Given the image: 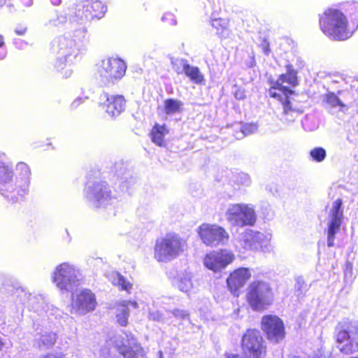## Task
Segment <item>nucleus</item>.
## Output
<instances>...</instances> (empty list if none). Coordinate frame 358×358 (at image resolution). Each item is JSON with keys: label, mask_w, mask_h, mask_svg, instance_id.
I'll use <instances>...</instances> for the list:
<instances>
[{"label": "nucleus", "mask_w": 358, "mask_h": 358, "mask_svg": "<svg viewBox=\"0 0 358 358\" xmlns=\"http://www.w3.org/2000/svg\"><path fill=\"white\" fill-rule=\"evenodd\" d=\"M75 10L70 20L73 26L80 27L74 28L72 36H60L52 42L53 51L58 55L55 66L59 71L65 69L62 73L66 78L71 76L73 72L71 65L85 52L89 41L85 26L87 20L85 18L86 15L82 2L76 4Z\"/></svg>", "instance_id": "f257e3e1"}, {"label": "nucleus", "mask_w": 358, "mask_h": 358, "mask_svg": "<svg viewBox=\"0 0 358 358\" xmlns=\"http://www.w3.org/2000/svg\"><path fill=\"white\" fill-rule=\"evenodd\" d=\"M15 171V175L6 154L0 152V194L12 203L29 194L31 180V171L26 163L18 162Z\"/></svg>", "instance_id": "f03ea898"}, {"label": "nucleus", "mask_w": 358, "mask_h": 358, "mask_svg": "<svg viewBox=\"0 0 358 358\" xmlns=\"http://www.w3.org/2000/svg\"><path fill=\"white\" fill-rule=\"evenodd\" d=\"M84 195L86 200L92 206L108 208L109 215H115V206L118 203L119 199L106 182H87L84 190Z\"/></svg>", "instance_id": "7ed1b4c3"}, {"label": "nucleus", "mask_w": 358, "mask_h": 358, "mask_svg": "<svg viewBox=\"0 0 358 358\" xmlns=\"http://www.w3.org/2000/svg\"><path fill=\"white\" fill-rule=\"evenodd\" d=\"M347 24L345 16L337 9H327L320 19V25L323 33L336 41L345 40L352 36Z\"/></svg>", "instance_id": "20e7f679"}, {"label": "nucleus", "mask_w": 358, "mask_h": 358, "mask_svg": "<svg viewBox=\"0 0 358 358\" xmlns=\"http://www.w3.org/2000/svg\"><path fill=\"white\" fill-rule=\"evenodd\" d=\"M185 246V241L178 234H166L164 236L156 240L154 257L159 262H169L182 255Z\"/></svg>", "instance_id": "39448f33"}, {"label": "nucleus", "mask_w": 358, "mask_h": 358, "mask_svg": "<svg viewBox=\"0 0 358 358\" xmlns=\"http://www.w3.org/2000/svg\"><path fill=\"white\" fill-rule=\"evenodd\" d=\"M246 300L253 311L266 310L274 301L273 289L269 282L264 280H254L246 290Z\"/></svg>", "instance_id": "423d86ee"}, {"label": "nucleus", "mask_w": 358, "mask_h": 358, "mask_svg": "<svg viewBox=\"0 0 358 358\" xmlns=\"http://www.w3.org/2000/svg\"><path fill=\"white\" fill-rule=\"evenodd\" d=\"M51 279L62 292H73L80 285L83 275L76 265L63 262L55 267L52 273Z\"/></svg>", "instance_id": "0eeeda50"}, {"label": "nucleus", "mask_w": 358, "mask_h": 358, "mask_svg": "<svg viewBox=\"0 0 358 358\" xmlns=\"http://www.w3.org/2000/svg\"><path fill=\"white\" fill-rule=\"evenodd\" d=\"M126 63L117 57H108L97 64V73L105 85H113L120 80L125 75Z\"/></svg>", "instance_id": "6e6552de"}, {"label": "nucleus", "mask_w": 358, "mask_h": 358, "mask_svg": "<svg viewBox=\"0 0 358 358\" xmlns=\"http://www.w3.org/2000/svg\"><path fill=\"white\" fill-rule=\"evenodd\" d=\"M338 348L345 355L358 350V322L341 323L336 329Z\"/></svg>", "instance_id": "1a4fd4ad"}, {"label": "nucleus", "mask_w": 358, "mask_h": 358, "mask_svg": "<svg viewBox=\"0 0 358 358\" xmlns=\"http://www.w3.org/2000/svg\"><path fill=\"white\" fill-rule=\"evenodd\" d=\"M271 235L251 229L240 234L236 241V247L241 250H258L268 252L271 249Z\"/></svg>", "instance_id": "9d476101"}, {"label": "nucleus", "mask_w": 358, "mask_h": 358, "mask_svg": "<svg viewBox=\"0 0 358 358\" xmlns=\"http://www.w3.org/2000/svg\"><path fill=\"white\" fill-rule=\"evenodd\" d=\"M227 220L233 226H253L257 216L253 207L245 203L231 204L225 213Z\"/></svg>", "instance_id": "9b49d317"}, {"label": "nucleus", "mask_w": 358, "mask_h": 358, "mask_svg": "<svg viewBox=\"0 0 358 358\" xmlns=\"http://www.w3.org/2000/svg\"><path fill=\"white\" fill-rule=\"evenodd\" d=\"M241 348L245 358H264L266 352L261 333L255 329H248L243 334Z\"/></svg>", "instance_id": "f8f14e48"}, {"label": "nucleus", "mask_w": 358, "mask_h": 358, "mask_svg": "<svg viewBox=\"0 0 358 358\" xmlns=\"http://www.w3.org/2000/svg\"><path fill=\"white\" fill-rule=\"evenodd\" d=\"M15 295L29 312L48 313L56 311L57 309L53 305L50 304L43 294L29 293L22 287L16 288Z\"/></svg>", "instance_id": "ddd939ff"}, {"label": "nucleus", "mask_w": 358, "mask_h": 358, "mask_svg": "<svg viewBox=\"0 0 358 358\" xmlns=\"http://www.w3.org/2000/svg\"><path fill=\"white\" fill-rule=\"evenodd\" d=\"M198 233L203 243L211 247L224 245L229 238L228 232L217 224L203 223L199 227Z\"/></svg>", "instance_id": "4468645a"}, {"label": "nucleus", "mask_w": 358, "mask_h": 358, "mask_svg": "<svg viewBox=\"0 0 358 358\" xmlns=\"http://www.w3.org/2000/svg\"><path fill=\"white\" fill-rule=\"evenodd\" d=\"M284 83H287L292 86L297 85L296 71L291 64L286 65V73L282 74L271 87L268 92L270 96L275 99L291 97L294 91L283 85Z\"/></svg>", "instance_id": "2eb2a0df"}, {"label": "nucleus", "mask_w": 358, "mask_h": 358, "mask_svg": "<svg viewBox=\"0 0 358 358\" xmlns=\"http://www.w3.org/2000/svg\"><path fill=\"white\" fill-rule=\"evenodd\" d=\"M235 260L234 252L221 249L207 254L203 259L205 266L214 272H221Z\"/></svg>", "instance_id": "dca6fc26"}, {"label": "nucleus", "mask_w": 358, "mask_h": 358, "mask_svg": "<svg viewBox=\"0 0 358 358\" xmlns=\"http://www.w3.org/2000/svg\"><path fill=\"white\" fill-rule=\"evenodd\" d=\"M262 329L272 343H278L285 338L284 323L276 315H264L262 319Z\"/></svg>", "instance_id": "f3484780"}, {"label": "nucleus", "mask_w": 358, "mask_h": 358, "mask_svg": "<svg viewBox=\"0 0 358 358\" xmlns=\"http://www.w3.org/2000/svg\"><path fill=\"white\" fill-rule=\"evenodd\" d=\"M342 200L338 199L334 201L330 208L327 223V245H334L335 235L340 231L343 218V212L341 209Z\"/></svg>", "instance_id": "a211bd4d"}, {"label": "nucleus", "mask_w": 358, "mask_h": 358, "mask_svg": "<svg viewBox=\"0 0 358 358\" xmlns=\"http://www.w3.org/2000/svg\"><path fill=\"white\" fill-rule=\"evenodd\" d=\"M252 276L251 270L245 267H240L232 271L226 282L228 290L234 296H239L241 290Z\"/></svg>", "instance_id": "6ab92c4d"}, {"label": "nucleus", "mask_w": 358, "mask_h": 358, "mask_svg": "<svg viewBox=\"0 0 358 358\" xmlns=\"http://www.w3.org/2000/svg\"><path fill=\"white\" fill-rule=\"evenodd\" d=\"M100 104L108 115L115 117L124 110L126 100L122 95L103 94L100 96Z\"/></svg>", "instance_id": "aec40b11"}, {"label": "nucleus", "mask_w": 358, "mask_h": 358, "mask_svg": "<svg viewBox=\"0 0 358 358\" xmlns=\"http://www.w3.org/2000/svg\"><path fill=\"white\" fill-rule=\"evenodd\" d=\"M95 295L90 289H83L79 293L72 294V306L79 311H93L96 306Z\"/></svg>", "instance_id": "412c9836"}, {"label": "nucleus", "mask_w": 358, "mask_h": 358, "mask_svg": "<svg viewBox=\"0 0 358 358\" xmlns=\"http://www.w3.org/2000/svg\"><path fill=\"white\" fill-rule=\"evenodd\" d=\"M127 337V344L123 341H116L115 346L118 352L123 356L124 358H139L143 354V348L136 343V339L131 336Z\"/></svg>", "instance_id": "4be33fe9"}, {"label": "nucleus", "mask_w": 358, "mask_h": 358, "mask_svg": "<svg viewBox=\"0 0 358 358\" xmlns=\"http://www.w3.org/2000/svg\"><path fill=\"white\" fill-rule=\"evenodd\" d=\"M282 103L283 113L282 121L287 123L293 122L297 116L303 113V110L294 106L293 99L292 97H284L278 99Z\"/></svg>", "instance_id": "5701e85b"}, {"label": "nucleus", "mask_w": 358, "mask_h": 358, "mask_svg": "<svg viewBox=\"0 0 358 358\" xmlns=\"http://www.w3.org/2000/svg\"><path fill=\"white\" fill-rule=\"evenodd\" d=\"M66 22V14L55 10L49 15L44 25L48 29L54 30L62 27Z\"/></svg>", "instance_id": "b1692460"}, {"label": "nucleus", "mask_w": 358, "mask_h": 358, "mask_svg": "<svg viewBox=\"0 0 358 358\" xmlns=\"http://www.w3.org/2000/svg\"><path fill=\"white\" fill-rule=\"evenodd\" d=\"M114 308L120 311L121 313H129L131 312L140 311V304L135 301L120 300L116 301Z\"/></svg>", "instance_id": "393cba45"}, {"label": "nucleus", "mask_w": 358, "mask_h": 358, "mask_svg": "<svg viewBox=\"0 0 358 358\" xmlns=\"http://www.w3.org/2000/svg\"><path fill=\"white\" fill-rule=\"evenodd\" d=\"M168 134L166 127L156 124L151 131L152 141L159 146L164 145V136Z\"/></svg>", "instance_id": "a878e982"}, {"label": "nucleus", "mask_w": 358, "mask_h": 358, "mask_svg": "<svg viewBox=\"0 0 358 358\" xmlns=\"http://www.w3.org/2000/svg\"><path fill=\"white\" fill-rule=\"evenodd\" d=\"M192 273L188 271L182 272L178 275L177 286L180 291L187 292L192 289Z\"/></svg>", "instance_id": "bb28decb"}, {"label": "nucleus", "mask_w": 358, "mask_h": 358, "mask_svg": "<svg viewBox=\"0 0 358 358\" xmlns=\"http://www.w3.org/2000/svg\"><path fill=\"white\" fill-rule=\"evenodd\" d=\"M57 341V335L55 333H47L40 336L35 340L36 344L41 349H48L52 347Z\"/></svg>", "instance_id": "cd10ccee"}, {"label": "nucleus", "mask_w": 358, "mask_h": 358, "mask_svg": "<svg viewBox=\"0 0 358 358\" xmlns=\"http://www.w3.org/2000/svg\"><path fill=\"white\" fill-rule=\"evenodd\" d=\"M184 73L194 84H204V76L197 66H191L189 64Z\"/></svg>", "instance_id": "c85d7f7f"}, {"label": "nucleus", "mask_w": 358, "mask_h": 358, "mask_svg": "<svg viewBox=\"0 0 358 358\" xmlns=\"http://www.w3.org/2000/svg\"><path fill=\"white\" fill-rule=\"evenodd\" d=\"M86 1H87V5L93 19H100L103 17V14L106 11V7L101 1L88 0H86Z\"/></svg>", "instance_id": "c756f323"}, {"label": "nucleus", "mask_w": 358, "mask_h": 358, "mask_svg": "<svg viewBox=\"0 0 358 358\" xmlns=\"http://www.w3.org/2000/svg\"><path fill=\"white\" fill-rule=\"evenodd\" d=\"M211 25L220 37L226 38L229 36L228 22L225 19L214 18L211 20Z\"/></svg>", "instance_id": "7c9ffc66"}, {"label": "nucleus", "mask_w": 358, "mask_h": 358, "mask_svg": "<svg viewBox=\"0 0 358 358\" xmlns=\"http://www.w3.org/2000/svg\"><path fill=\"white\" fill-rule=\"evenodd\" d=\"M110 281L113 285L120 287L122 290L129 292L132 287V284L117 272L111 273Z\"/></svg>", "instance_id": "2f4dec72"}, {"label": "nucleus", "mask_w": 358, "mask_h": 358, "mask_svg": "<svg viewBox=\"0 0 358 358\" xmlns=\"http://www.w3.org/2000/svg\"><path fill=\"white\" fill-rule=\"evenodd\" d=\"M182 103L180 101L168 99L164 101V110L167 115H173L180 111Z\"/></svg>", "instance_id": "473e14b6"}, {"label": "nucleus", "mask_w": 358, "mask_h": 358, "mask_svg": "<svg viewBox=\"0 0 358 358\" xmlns=\"http://www.w3.org/2000/svg\"><path fill=\"white\" fill-rule=\"evenodd\" d=\"M112 172L113 173V178H117V180L121 181V183H123L124 180H126L129 176V173L126 171L124 164L121 162L116 163L114 165Z\"/></svg>", "instance_id": "72a5a7b5"}, {"label": "nucleus", "mask_w": 358, "mask_h": 358, "mask_svg": "<svg viewBox=\"0 0 358 358\" xmlns=\"http://www.w3.org/2000/svg\"><path fill=\"white\" fill-rule=\"evenodd\" d=\"M171 63L173 71L178 74L184 73L189 64L187 59L182 58H172Z\"/></svg>", "instance_id": "f704fd0d"}, {"label": "nucleus", "mask_w": 358, "mask_h": 358, "mask_svg": "<svg viewBox=\"0 0 358 358\" xmlns=\"http://www.w3.org/2000/svg\"><path fill=\"white\" fill-rule=\"evenodd\" d=\"M301 124L303 128L308 131H313L318 127L317 120L312 115H306L304 119L301 120Z\"/></svg>", "instance_id": "c9c22d12"}, {"label": "nucleus", "mask_w": 358, "mask_h": 358, "mask_svg": "<svg viewBox=\"0 0 358 358\" xmlns=\"http://www.w3.org/2000/svg\"><path fill=\"white\" fill-rule=\"evenodd\" d=\"M308 289V285L305 282L301 277H298L296 279L295 284V294L299 299L302 298Z\"/></svg>", "instance_id": "e433bc0d"}, {"label": "nucleus", "mask_w": 358, "mask_h": 358, "mask_svg": "<svg viewBox=\"0 0 358 358\" xmlns=\"http://www.w3.org/2000/svg\"><path fill=\"white\" fill-rule=\"evenodd\" d=\"M324 102L327 107H345L343 102L338 99V97L334 93H328L324 97Z\"/></svg>", "instance_id": "4c0bfd02"}, {"label": "nucleus", "mask_w": 358, "mask_h": 358, "mask_svg": "<svg viewBox=\"0 0 358 358\" xmlns=\"http://www.w3.org/2000/svg\"><path fill=\"white\" fill-rule=\"evenodd\" d=\"M356 273L352 268V264L350 262H347L344 269L345 282L347 284H352L355 278Z\"/></svg>", "instance_id": "58836bf2"}, {"label": "nucleus", "mask_w": 358, "mask_h": 358, "mask_svg": "<svg viewBox=\"0 0 358 358\" xmlns=\"http://www.w3.org/2000/svg\"><path fill=\"white\" fill-rule=\"evenodd\" d=\"M258 127L256 124L249 123L245 124L241 126V134L240 136H237L238 138H243L245 136L252 134L257 131Z\"/></svg>", "instance_id": "ea45409f"}, {"label": "nucleus", "mask_w": 358, "mask_h": 358, "mask_svg": "<svg viewBox=\"0 0 358 358\" xmlns=\"http://www.w3.org/2000/svg\"><path fill=\"white\" fill-rule=\"evenodd\" d=\"M310 155L311 157L317 162H322L327 156L326 150L322 148H315L313 149Z\"/></svg>", "instance_id": "a19ab883"}, {"label": "nucleus", "mask_w": 358, "mask_h": 358, "mask_svg": "<svg viewBox=\"0 0 358 358\" xmlns=\"http://www.w3.org/2000/svg\"><path fill=\"white\" fill-rule=\"evenodd\" d=\"M214 15L221 11L224 4V0H207Z\"/></svg>", "instance_id": "79ce46f5"}, {"label": "nucleus", "mask_w": 358, "mask_h": 358, "mask_svg": "<svg viewBox=\"0 0 358 358\" xmlns=\"http://www.w3.org/2000/svg\"><path fill=\"white\" fill-rule=\"evenodd\" d=\"M96 358H110V348L107 345L100 347L97 352H94Z\"/></svg>", "instance_id": "37998d69"}, {"label": "nucleus", "mask_w": 358, "mask_h": 358, "mask_svg": "<svg viewBox=\"0 0 358 358\" xmlns=\"http://www.w3.org/2000/svg\"><path fill=\"white\" fill-rule=\"evenodd\" d=\"M236 181L241 185L249 186L251 183L250 177L248 174L241 173L236 176Z\"/></svg>", "instance_id": "c03bdc74"}, {"label": "nucleus", "mask_w": 358, "mask_h": 358, "mask_svg": "<svg viewBox=\"0 0 358 358\" xmlns=\"http://www.w3.org/2000/svg\"><path fill=\"white\" fill-rule=\"evenodd\" d=\"M33 0H17V6L19 9L24 10L26 8L31 6Z\"/></svg>", "instance_id": "a18cd8bd"}, {"label": "nucleus", "mask_w": 358, "mask_h": 358, "mask_svg": "<svg viewBox=\"0 0 358 358\" xmlns=\"http://www.w3.org/2000/svg\"><path fill=\"white\" fill-rule=\"evenodd\" d=\"M82 3H83V10H84L85 13L86 15L85 16V18L87 20V22H90V21L92 20L93 17H92V13L90 11V8H89L88 5H87V1H86V0L83 1H82Z\"/></svg>", "instance_id": "49530a36"}, {"label": "nucleus", "mask_w": 358, "mask_h": 358, "mask_svg": "<svg viewBox=\"0 0 358 358\" xmlns=\"http://www.w3.org/2000/svg\"><path fill=\"white\" fill-rule=\"evenodd\" d=\"M7 55V51L4 45L3 37L0 35V60L3 59Z\"/></svg>", "instance_id": "de8ad7c7"}, {"label": "nucleus", "mask_w": 358, "mask_h": 358, "mask_svg": "<svg viewBox=\"0 0 358 358\" xmlns=\"http://www.w3.org/2000/svg\"><path fill=\"white\" fill-rule=\"evenodd\" d=\"M39 358H67L62 352L49 353L46 355L41 356Z\"/></svg>", "instance_id": "09e8293b"}, {"label": "nucleus", "mask_w": 358, "mask_h": 358, "mask_svg": "<svg viewBox=\"0 0 358 358\" xmlns=\"http://www.w3.org/2000/svg\"><path fill=\"white\" fill-rule=\"evenodd\" d=\"M234 96L238 100H243L245 98V91L241 88H237L234 91Z\"/></svg>", "instance_id": "8fccbe9b"}, {"label": "nucleus", "mask_w": 358, "mask_h": 358, "mask_svg": "<svg viewBox=\"0 0 358 358\" xmlns=\"http://www.w3.org/2000/svg\"><path fill=\"white\" fill-rule=\"evenodd\" d=\"M117 322L120 325L124 327L127 324V315H117Z\"/></svg>", "instance_id": "3c124183"}, {"label": "nucleus", "mask_w": 358, "mask_h": 358, "mask_svg": "<svg viewBox=\"0 0 358 358\" xmlns=\"http://www.w3.org/2000/svg\"><path fill=\"white\" fill-rule=\"evenodd\" d=\"M170 20L171 22L169 23L171 25H175L176 24V20L173 18V15L171 13L165 14L162 17V20L166 22V20Z\"/></svg>", "instance_id": "603ef678"}, {"label": "nucleus", "mask_w": 358, "mask_h": 358, "mask_svg": "<svg viewBox=\"0 0 358 358\" xmlns=\"http://www.w3.org/2000/svg\"><path fill=\"white\" fill-rule=\"evenodd\" d=\"M83 103V99L76 98L71 104L70 107L72 110L76 109L80 104Z\"/></svg>", "instance_id": "864d4df0"}, {"label": "nucleus", "mask_w": 358, "mask_h": 358, "mask_svg": "<svg viewBox=\"0 0 358 358\" xmlns=\"http://www.w3.org/2000/svg\"><path fill=\"white\" fill-rule=\"evenodd\" d=\"M268 46V43L266 41H264L262 44V50L265 55H268L270 52Z\"/></svg>", "instance_id": "5fc2aeb1"}, {"label": "nucleus", "mask_w": 358, "mask_h": 358, "mask_svg": "<svg viewBox=\"0 0 358 358\" xmlns=\"http://www.w3.org/2000/svg\"><path fill=\"white\" fill-rule=\"evenodd\" d=\"M26 31H27L26 28H20V29H16L15 30V32L17 35L22 36V35H24L25 34Z\"/></svg>", "instance_id": "6e6d98bb"}, {"label": "nucleus", "mask_w": 358, "mask_h": 358, "mask_svg": "<svg viewBox=\"0 0 358 358\" xmlns=\"http://www.w3.org/2000/svg\"><path fill=\"white\" fill-rule=\"evenodd\" d=\"M225 358H241L238 355L235 354H226Z\"/></svg>", "instance_id": "4d7b16f0"}, {"label": "nucleus", "mask_w": 358, "mask_h": 358, "mask_svg": "<svg viewBox=\"0 0 358 358\" xmlns=\"http://www.w3.org/2000/svg\"><path fill=\"white\" fill-rule=\"evenodd\" d=\"M50 3L55 6H57L60 5V3L62 2V0H50Z\"/></svg>", "instance_id": "13d9d810"}, {"label": "nucleus", "mask_w": 358, "mask_h": 358, "mask_svg": "<svg viewBox=\"0 0 358 358\" xmlns=\"http://www.w3.org/2000/svg\"><path fill=\"white\" fill-rule=\"evenodd\" d=\"M6 0H0V8L6 3Z\"/></svg>", "instance_id": "bf43d9fd"}, {"label": "nucleus", "mask_w": 358, "mask_h": 358, "mask_svg": "<svg viewBox=\"0 0 358 358\" xmlns=\"http://www.w3.org/2000/svg\"><path fill=\"white\" fill-rule=\"evenodd\" d=\"M158 355H159L158 358H164L162 351L158 352Z\"/></svg>", "instance_id": "052dcab7"}, {"label": "nucleus", "mask_w": 358, "mask_h": 358, "mask_svg": "<svg viewBox=\"0 0 358 358\" xmlns=\"http://www.w3.org/2000/svg\"><path fill=\"white\" fill-rule=\"evenodd\" d=\"M3 345V343L2 341L1 337L0 336V350L2 349Z\"/></svg>", "instance_id": "680f3d73"}]
</instances>
